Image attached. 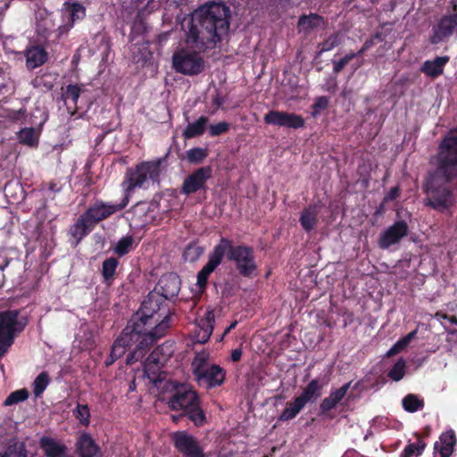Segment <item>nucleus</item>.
Instances as JSON below:
<instances>
[{
  "instance_id": "nucleus-45",
  "label": "nucleus",
  "mask_w": 457,
  "mask_h": 457,
  "mask_svg": "<svg viewBox=\"0 0 457 457\" xmlns=\"http://www.w3.org/2000/svg\"><path fill=\"white\" fill-rule=\"evenodd\" d=\"M303 124L304 120L302 116L295 113L285 112L283 127L298 129L303 127Z\"/></svg>"
},
{
  "instance_id": "nucleus-43",
  "label": "nucleus",
  "mask_w": 457,
  "mask_h": 457,
  "mask_svg": "<svg viewBox=\"0 0 457 457\" xmlns=\"http://www.w3.org/2000/svg\"><path fill=\"white\" fill-rule=\"evenodd\" d=\"M40 135V129L25 128L19 132V143H36Z\"/></svg>"
},
{
  "instance_id": "nucleus-50",
  "label": "nucleus",
  "mask_w": 457,
  "mask_h": 457,
  "mask_svg": "<svg viewBox=\"0 0 457 457\" xmlns=\"http://www.w3.org/2000/svg\"><path fill=\"white\" fill-rule=\"evenodd\" d=\"M80 93L81 88L78 85H69L66 87V90L62 95V97L64 98V100L71 99L74 106L76 107Z\"/></svg>"
},
{
  "instance_id": "nucleus-14",
  "label": "nucleus",
  "mask_w": 457,
  "mask_h": 457,
  "mask_svg": "<svg viewBox=\"0 0 457 457\" xmlns=\"http://www.w3.org/2000/svg\"><path fill=\"white\" fill-rule=\"evenodd\" d=\"M226 370L217 364H212L208 369L203 370L195 377V380L200 386L206 389H212L223 385L226 379Z\"/></svg>"
},
{
  "instance_id": "nucleus-36",
  "label": "nucleus",
  "mask_w": 457,
  "mask_h": 457,
  "mask_svg": "<svg viewBox=\"0 0 457 457\" xmlns=\"http://www.w3.org/2000/svg\"><path fill=\"white\" fill-rule=\"evenodd\" d=\"M119 262L114 257H109L103 262L102 276L104 282L110 284L114 277Z\"/></svg>"
},
{
  "instance_id": "nucleus-9",
  "label": "nucleus",
  "mask_w": 457,
  "mask_h": 457,
  "mask_svg": "<svg viewBox=\"0 0 457 457\" xmlns=\"http://www.w3.org/2000/svg\"><path fill=\"white\" fill-rule=\"evenodd\" d=\"M172 63L177 72L185 75L198 74L204 67V60L197 53L184 49L173 54Z\"/></svg>"
},
{
  "instance_id": "nucleus-54",
  "label": "nucleus",
  "mask_w": 457,
  "mask_h": 457,
  "mask_svg": "<svg viewBox=\"0 0 457 457\" xmlns=\"http://www.w3.org/2000/svg\"><path fill=\"white\" fill-rule=\"evenodd\" d=\"M400 196V188L399 187H392L389 192L385 195L383 202L387 203L389 201L395 200Z\"/></svg>"
},
{
  "instance_id": "nucleus-38",
  "label": "nucleus",
  "mask_w": 457,
  "mask_h": 457,
  "mask_svg": "<svg viewBox=\"0 0 457 457\" xmlns=\"http://www.w3.org/2000/svg\"><path fill=\"white\" fill-rule=\"evenodd\" d=\"M209 154L207 148L193 147L186 152V159L190 164L202 163Z\"/></svg>"
},
{
  "instance_id": "nucleus-23",
  "label": "nucleus",
  "mask_w": 457,
  "mask_h": 457,
  "mask_svg": "<svg viewBox=\"0 0 457 457\" xmlns=\"http://www.w3.org/2000/svg\"><path fill=\"white\" fill-rule=\"evenodd\" d=\"M94 228L87 218L81 214L69 230L73 239L71 245L77 246Z\"/></svg>"
},
{
  "instance_id": "nucleus-4",
  "label": "nucleus",
  "mask_w": 457,
  "mask_h": 457,
  "mask_svg": "<svg viewBox=\"0 0 457 457\" xmlns=\"http://www.w3.org/2000/svg\"><path fill=\"white\" fill-rule=\"evenodd\" d=\"M170 324V316L166 315L159 323H154L137 312L128 321L122 333L136 344L135 348L127 356V363L132 364L142 359L150 347L167 333Z\"/></svg>"
},
{
  "instance_id": "nucleus-17",
  "label": "nucleus",
  "mask_w": 457,
  "mask_h": 457,
  "mask_svg": "<svg viewBox=\"0 0 457 457\" xmlns=\"http://www.w3.org/2000/svg\"><path fill=\"white\" fill-rule=\"evenodd\" d=\"M76 449L79 457H102L99 445L96 443L90 434L83 432L78 437Z\"/></svg>"
},
{
  "instance_id": "nucleus-33",
  "label": "nucleus",
  "mask_w": 457,
  "mask_h": 457,
  "mask_svg": "<svg viewBox=\"0 0 457 457\" xmlns=\"http://www.w3.org/2000/svg\"><path fill=\"white\" fill-rule=\"evenodd\" d=\"M305 405L295 397L293 402L287 403L286 407L279 416V420L288 421L296 417Z\"/></svg>"
},
{
  "instance_id": "nucleus-15",
  "label": "nucleus",
  "mask_w": 457,
  "mask_h": 457,
  "mask_svg": "<svg viewBox=\"0 0 457 457\" xmlns=\"http://www.w3.org/2000/svg\"><path fill=\"white\" fill-rule=\"evenodd\" d=\"M181 287L179 276L174 272L162 275L153 292L158 294L164 300H171L176 297Z\"/></svg>"
},
{
  "instance_id": "nucleus-24",
  "label": "nucleus",
  "mask_w": 457,
  "mask_h": 457,
  "mask_svg": "<svg viewBox=\"0 0 457 457\" xmlns=\"http://www.w3.org/2000/svg\"><path fill=\"white\" fill-rule=\"evenodd\" d=\"M324 384L319 378L312 379L303 388L297 398L306 405L309 402H315L320 395Z\"/></svg>"
},
{
  "instance_id": "nucleus-35",
  "label": "nucleus",
  "mask_w": 457,
  "mask_h": 457,
  "mask_svg": "<svg viewBox=\"0 0 457 457\" xmlns=\"http://www.w3.org/2000/svg\"><path fill=\"white\" fill-rule=\"evenodd\" d=\"M209 353L205 352L197 353L191 363L192 373L194 378L200 374L205 369H208L212 364L208 362Z\"/></svg>"
},
{
  "instance_id": "nucleus-44",
  "label": "nucleus",
  "mask_w": 457,
  "mask_h": 457,
  "mask_svg": "<svg viewBox=\"0 0 457 457\" xmlns=\"http://www.w3.org/2000/svg\"><path fill=\"white\" fill-rule=\"evenodd\" d=\"M0 457H28V452L25 445H10L4 453H0Z\"/></svg>"
},
{
  "instance_id": "nucleus-21",
  "label": "nucleus",
  "mask_w": 457,
  "mask_h": 457,
  "mask_svg": "<svg viewBox=\"0 0 457 457\" xmlns=\"http://www.w3.org/2000/svg\"><path fill=\"white\" fill-rule=\"evenodd\" d=\"M457 443L455 433L453 429L442 433L439 440L434 445L435 453H438L440 457H451Z\"/></svg>"
},
{
  "instance_id": "nucleus-64",
  "label": "nucleus",
  "mask_w": 457,
  "mask_h": 457,
  "mask_svg": "<svg viewBox=\"0 0 457 457\" xmlns=\"http://www.w3.org/2000/svg\"><path fill=\"white\" fill-rule=\"evenodd\" d=\"M10 187H11V185H10V184H7V185L4 187V192H5V194H6V195H7V192H8V190H9Z\"/></svg>"
},
{
  "instance_id": "nucleus-37",
  "label": "nucleus",
  "mask_w": 457,
  "mask_h": 457,
  "mask_svg": "<svg viewBox=\"0 0 457 457\" xmlns=\"http://www.w3.org/2000/svg\"><path fill=\"white\" fill-rule=\"evenodd\" d=\"M204 247L198 242H191L184 249L183 258L186 262H195L204 253Z\"/></svg>"
},
{
  "instance_id": "nucleus-6",
  "label": "nucleus",
  "mask_w": 457,
  "mask_h": 457,
  "mask_svg": "<svg viewBox=\"0 0 457 457\" xmlns=\"http://www.w3.org/2000/svg\"><path fill=\"white\" fill-rule=\"evenodd\" d=\"M452 183L428 173L424 185V192L427 195L426 205L438 212L452 207L455 203L453 191L450 187Z\"/></svg>"
},
{
  "instance_id": "nucleus-53",
  "label": "nucleus",
  "mask_w": 457,
  "mask_h": 457,
  "mask_svg": "<svg viewBox=\"0 0 457 457\" xmlns=\"http://www.w3.org/2000/svg\"><path fill=\"white\" fill-rule=\"evenodd\" d=\"M328 104V101L327 97H325V96L319 97L316 100L315 104H313L314 114L319 112L321 110L326 109Z\"/></svg>"
},
{
  "instance_id": "nucleus-20",
  "label": "nucleus",
  "mask_w": 457,
  "mask_h": 457,
  "mask_svg": "<svg viewBox=\"0 0 457 457\" xmlns=\"http://www.w3.org/2000/svg\"><path fill=\"white\" fill-rule=\"evenodd\" d=\"M215 322V314L213 310H208L204 316L198 320V331L195 335L196 341L200 344H205L212 334Z\"/></svg>"
},
{
  "instance_id": "nucleus-2",
  "label": "nucleus",
  "mask_w": 457,
  "mask_h": 457,
  "mask_svg": "<svg viewBox=\"0 0 457 457\" xmlns=\"http://www.w3.org/2000/svg\"><path fill=\"white\" fill-rule=\"evenodd\" d=\"M161 164L162 160L158 159L143 162L134 168L127 169L121 184L124 190V196L121 202L119 204H109L102 200H96L82 214L96 228L99 222L123 210L129 204L130 196L136 188L145 187L148 180L159 181Z\"/></svg>"
},
{
  "instance_id": "nucleus-52",
  "label": "nucleus",
  "mask_w": 457,
  "mask_h": 457,
  "mask_svg": "<svg viewBox=\"0 0 457 457\" xmlns=\"http://www.w3.org/2000/svg\"><path fill=\"white\" fill-rule=\"evenodd\" d=\"M355 56L354 54H346L345 57L340 59L339 61L334 62V71L336 73L340 72L345 66Z\"/></svg>"
},
{
  "instance_id": "nucleus-48",
  "label": "nucleus",
  "mask_w": 457,
  "mask_h": 457,
  "mask_svg": "<svg viewBox=\"0 0 457 457\" xmlns=\"http://www.w3.org/2000/svg\"><path fill=\"white\" fill-rule=\"evenodd\" d=\"M285 118L284 112L270 111L264 116V120L268 124L283 127Z\"/></svg>"
},
{
  "instance_id": "nucleus-22",
  "label": "nucleus",
  "mask_w": 457,
  "mask_h": 457,
  "mask_svg": "<svg viewBox=\"0 0 457 457\" xmlns=\"http://www.w3.org/2000/svg\"><path fill=\"white\" fill-rule=\"evenodd\" d=\"M320 211V205L316 203L309 204L302 211L299 222L305 232L310 233L316 228L319 223Z\"/></svg>"
},
{
  "instance_id": "nucleus-18",
  "label": "nucleus",
  "mask_w": 457,
  "mask_h": 457,
  "mask_svg": "<svg viewBox=\"0 0 457 457\" xmlns=\"http://www.w3.org/2000/svg\"><path fill=\"white\" fill-rule=\"evenodd\" d=\"M351 386V382L344 384L337 389L332 390L328 396L325 397L320 404V415H327L335 409L345 398Z\"/></svg>"
},
{
  "instance_id": "nucleus-30",
  "label": "nucleus",
  "mask_w": 457,
  "mask_h": 457,
  "mask_svg": "<svg viewBox=\"0 0 457 457\" xmlns=\"http://www.w3.org/2000/svg\"><path fill=\"white\" fill-rule=\"evenodd\" d=\"M134 344L131 342L130 337L126 336V333H120V335L114 340L111 352L114 358H121L125 353Z\"/></svg>"
},
{
  "instance_id": "nucleus-16",
  "label": "nucleus",
  "mask_w": 457,
  "mask_h": 457,
  "mask_svg": "<svg viewBox=\"0 0 457 457\" xmlns=\"http://www.w3.org/2000/svg\"><path fill=\"white\" fill-rule=\"evenodd\" d=\"M453 12L444 16L435 29L432 42L439 43L453 34H457V2L452 0Z\"/></svg>"
},
{
  "instance_id": "nucleus-46",
  "label": "nucleus",
  "mask_w": 457,
  "mask_h": 457,
  "mask_svg": "<svg viewBox=\"0 0 457 457\" xmlns=\"http://www.w3.org/2000/svg\"><path fill=\"white\" fill-rule=\"evenodd\" d=\"M230 124L226 121H220L215 124H209L207 127L208 133L212 137L223 135L228 131Z\"/></svg>"
},
{
  "instance_id": "nucleus-34",
  "label": "nucleus",
  "mask_w": 457,
  "mask_h": 457,
  "mask_svg": "<svg viewBox=\"0 0 457 457\" xmlns=\"http://www.w3.org/2000/svg\"><path fill=\"white\" fill-rule=\"evenodd\" d=\"M145 371L147 374L148 378L154 384L162 382L165 378L164 372L160 370L158 361L155 359L152 361L151 356L148 357L147 363L145 365Z\"/></svg>"
},
{
  "instance_id": "nucleus-49",
  "label": "nucleus",
  "mask_w": 457,
  "mask_h": 457,
  "mask_svg": "<svg viewBox=\"0 0 457 457\" xmlns=\"http://www.w3.org/2000/svg\"><path fill=\"white\" fill-rule=\"evenodd\" d=\"M67 12L72 22L78 20H82L85 16V8L78 3H74L69 5L67 7Z\"/></svg>"
},
{
  "instance_id": "nucleus-12",
  "label": "nucleus",
  "mask_w": 457,
  "mask_h": 457,
  "mask_svg": "<svg viewBox=\"0 0 457 457\" xmlns=\"http://www.w3.org/2000/svg\"><path fill=\"white\" fill-rule=\"evenodd\" d=\"M212 168L210 165L196 169L184 179L181 193L189 195L199 190H204L206 183L212 178Z\"/></svg>"
},
{
  "instance_id": "nucleus-39",
  "label": "nucleus",
  "mask_w": 457,
  "mask_h": 457,
  "mask_svg": "<svg viewBox=\"0 0 457 457\" xmlns=\"http://www.w3.org/2000/svg\"><path fill=\"white\" fill-rule=\"evenodd\" d=\"M73 416L79 420L80 424L87 427L90 423V410L87 403H77L76 408L72 411Z\"/></svg>"
},
{
  "instance_id": "nucleus-32",
  "label": "nucleus",
  "mask_w": 457,
  "mask_h": 457,
  "mask_svg": "<svg viewBox=\"0 0 457 457\" xmlns=\"http://www.w3.org/2000/svg\"><path fill=\"white\" fill-rule=\"evenodd\" d=\"M402 406L407 412L413 413L425 406L424 399L415 394H408L402 400Z\"/></svg>"
},
{
  "instance_id": "nucleus-3",
  "label": "nucleus",
  "mask_w": 457,
  "mask_h": 457,
  "mask_svg": "<svg viewBox=\"0 0 457 457\" xmlns=\"http://www.w3.org/2000/svg\"><path fill=\"white\" fill-rule=\"evenodd\" d=\"M224 257L234 262L242 277L253 278L256 275L257 264L253 248L243 244L234 245L232 239L222 237L209 253L206 264L197 273L196 286L201 292L205 291L210 275L221 264Z\"/></svg>"
},
{
  "instance_id": "nucleus-58",
  "label": "nucleus",
  "mask_w": 457,
  "mask_h": 457,
  "mask_svg": "<svg viewBox=\"0 0 457 457\" xmlns=\"http://www.w3.org/2000/svg\"><path fill=\"white\" fill-rule=\"evenodd\" d=\"M342 457H363L361 453H359L354 449H349L347 450Z\"/></svg>"
},
{
  "instance_id": "nucleus-8",
  "label": "nucleus",
  "mask_w": 457,
  "mask_h": 457,
  "mask_svg": "<svg viewBox=\"0 0 457 457\" xmlns=\"http://www.w3.org/2000/svg\"><path fill=\"white\" fill-rule=\"evenodd\" d=\"M430 163L434 167L430 174L443 178L445 182H457V145H438Z\"/></svg>"
},
{
  "instance_id": "nucleus-29",
  "label": "nucleus",
  "mask_w": 457,
  "mask_h": 457,
  "mask_svg": "<svg viewBox=\"0 0 457 457\" xmlns=\"http://www.w3.org/2000/svg\"><path fill=\"white\" fill-rule=\"evenodd\" d=\"M415 436L416 442H409L401 453L400 457H419L423 453L427 444L420 434H415Z\"/></svg>"
},
{
  "instance_id": "nucleus-56",
  "label": "nucleus",
  "mask_w": 457,
  "mask_h": 457,
  "mask_svg": "<svg viewBox=\"0 0 457 457\" xmlns=\"http://www.w3.org/2000/svg\"><path fill=\"white\" fill-rule=\"evenodd\" d=\"M242 354H243V352H242L241 347L233 349L232 352H231V356H230L231 361L233 362L239 361L241 360Z\"/></svg>"
},
{
  "instance_id": "nucleus-26",
  "label": "nucleus",
  "mask_w": 457,
  "mask_h": 457,
  "mask_svg": "<svg viewBox=\"0 0 457 457\" xmlns=\"http://www.w3.org/2000/svg\"><path fill=\"white\" fill-rule=\"evenodd\" d=\"M449 58L447 56L436 57L434 60L426 61L422 67L421 71L426 75L436 78L443 73L444 66L448 62Z\"/></svg>"
},
{
  "instance_id": "nucleus-60",
  "label": "nucleus",
  "mask_w": 457,
  "mask_h": 457,
  "mask_svg": "<svg viewBox=\"0 0 457 457\" xmlns=\"http://www.w3.org/2000/svg\"><path fill=\"white\" fill-rule=\"evenodd\" d=\"M185 418L187 419V415H182V411H179V414L171 415V420L175 423H179V421H181Z\"/></svg>"
},
{
  "instance_id": "nucleus-61",
  "label": "nucleus",
  "mask_w": 457,
  "mask_h": 457,
  "mask_svg": "<svg viewBox=\"0 0 457 457\" xmlns=\"http://www.w3.org/2000/svg\"><path fill=\"white\" fill-rule=\"evenodd\" d=\"M48 189L54 193H57L61 190V187L55 182H49Z\"/></svg>"
},
{
  "instance_id": "nucleus-55",
  "label": "nucleus",
  "mask_w": 457,
  "mask_h": 457,
  "mask_svg": "<svg viewBox=\"0 0 457 457\" xmlns=\"http://www.w3.org/2000/svg\"><path fill=\"white\" fill-rule=\"evenodd\" d=\"M443 143H457V128L449 131Z\"/></svg>"
},
{
  "instance_id": "nucleus-40",
  "label": "nucleus",
  "mask_w": 457,
  "mask_h": 457,
  "mask_svg": "<svg viewBox=\"0 0 457 457\" xmlns=\"http://www.w3.org/2000/svg\"><path fill=\"white\" fill-rule=\"evenodd\" d=\"M50 383V378L46 371L39 373L33 382V393L35 396H40Z\"/></svg>"
},
{
  "instance_id": "nucleus-59",
  "label": "nucleus",
  "mask_w": 457,
  "mask_h": 457,
  "mask_svg": "<svg viewBox=\"0 0 457 457\" xmlns=\"http://www.w3.org/2000/svg\"><path fill=\"white\" fill-rule=\"evenodd\" d=\"M117 360H119V359L118 358H114V356L112 355V352H110V354L107 357V359L105 360L104 364H105L106 367H109V366L112 365Z\"/></svg>"
},
{
  "instance_id": "nucleus-7",
  "label": "nucleus",
  "mask_w": 457,
  "mask_h": 457,
  "mask_svg": "<svg viewBox=\"0 0 457 457\" xmlns=\"http://www.w3.org/2000/svg\"><path fill=\"white\" fill-rule=\"evenodd\" d=\"M19 310L0 312V359L8 352L18 337L28 325L27 318L20 319Z\"/></svg>"
},
{
  "instance_id": "nucleus-27",
  "label": "nucleus",
  "mask_w": 457,
  "mask_h": 457,
  "mask_svg": "<svg viewBox=\"0 0 457 457\" xmlns=\"http://www.w3.org/2000/svg\"><path fill=\"white\" fill-rule=\"evenodd\" d=\"M209 119L206 116L199 117L195 121L190 122L183 130L185 139L198 137L207 130Z\"/></svg>"
},
{
  "instance_id": "nucleus-51",
  "label": "nucleus",
  "mask_w": 457,
  "mask_h": 457,
  "mask_svg": "<svg viewBox=\"0 0 457 457\" xmlns=\"http://www.w3.org/2000/svg\"><path fill=\"white\" fill-rule=\"evenodd\" d=\"M340 44V38L337 34L330 36L326 41L323 42L321 52L330 51Z\"/></svg>"
},
{
  "instance_id": "nucleus-28",
  "label": "nucleus",
  "mask_w": 457,
  "mask_h": 457,
  "mask_svg": "<svg viewBox=\"0 0 457 457\" xmlns=\"http://www.w3.org/2000/svg\"><path fill=\"white\" fill-rule=\"evenodd\" d=\"M137 245L138 242L132 235H127L118 240L113 247V252L117 256L122 257L134 250Z\"/></svg>"
},
{
  "instance_id": "nucleus-5",
  "label": "nucleus",
  "mask_w": 457,
  "mask_h": 457,
  "mask_svg": "<svg viewBox=\"0 0 457 457\" xmlns=\"http://www.w3.org/2000/svg\"><path fill=\"white\" fill-rule=\"evenodd\" d=\"M166 390L170 393L166 404L170 411H182L195 427L207 423L202 400L193 386L187 383L169 382Z\"/></svg>"
},
{
  "instance_id": "nucleus-63",
  "label": "nucleus",
  "mask_w": 457,
  "mask_h": 457,
  "mask_svg": "<svg viewBox=\"0 0 457 457\" xmlns=\"http://www.w3.org/2000/svg\"><path fill=\"white\" fill-rule=\"evenodd\" d=\"M8 264H9V262H5V263H4V265H0V270H4V268H5Z\"/></svg>"
},
{
  "instance_id": "nucleus-19",
  "label": "nucleus",
  "mask_w": 457,
  "mask_h": 457,
  "mask_svg": "<svg viewBox=\"0 0 457 457\" xmlns=\"http://www.w3.org/2000/svg\"><path fill=\"white\" fill-rule=\"evenodd\" d=\"M39 447L46 457H70L68 447L58 440L43 436L39 439Z\"/></svg>"
},
{
  "instance_id": "nucleus-47",
  "label": "nucleus",
  "mask_w": 457,
  "mask_h": 457,
  "mask_svg": "<svg viewBox=\"0 0 457 457\" xmlns=\"http://www.w3.org/2000/svg\"><path fill=\"white\" fill-rule=\"evenodd\" d=\"M416 330L410 332L406 335L403 339L399 340L395 343L393 347L387 352V356L394 355L403 350L405 346L409 345L411 340L415 337Z\"/></svg>"
},
{
  "instance_id": "nucleus-11",
  "label": "nucleus",
  "mask_w": 457,
  "mask_h": 457,
  "mask_svg": "<svg viewBox=\"0 0 457 457\" xmlns=\"http://www.w3.org/2000/svg\"><path fill=\"white\" fill-rule=\"evenodd\" d=\"M165 300L158 295V294L150 292L141 303V307L137 312L145 315V318L149 319L150 321L157 324L166 315L170 316L166 309L162 306Z\"/></svg>"
},
{
  "instance_id": "nucleus-41",
  "label": "nucleus",
  "mask_w": 457,
  "mask_h": 457,
  "mask_svg": "<svg viewBox=\"0 0 457 457\" xmlns=\"http://www.w3.org/2000/svg\"><path fill=\"white\" fill-rule=\"evenodd\" d=\"M406 362L403 358L396 361L387 376L394 381H400L405 375Z\"/></svg>"
},
{
  "instance_id": "nucleus-25",
  "label": "nucleus",
  "mask_w": 457,
  "mask_h": 457,
  "mask_svg": "<svg viewBox=\"0 0 457 457\" xmlns=\"http://www.w3.org/2000/svg\"><path fill=\"white\" fill-rule=\"evenodd\" d=\"M47 54L41 46H32L26 52V63L29 69H35L46 62Z\"/></svg>"
},
{
  "instance_id": "nucleus-42",
  "label": "nucleus",
  "mask_w": 457,
  "mask_h": 457,
  "mask_svg": "<svg viewBox=\"0 0 457 457\" xmlns=\"http://www.w3.org/2000/svg\"><path fill=\"white\" fill-rule=\"evenodd\" d=\"M29 393L26 388L12 392L4 400V406H11L24 402L29 398Z\"/></svg>"
},
{
  "instance_id": "nucleus-62",
  "label": "nucleus",
  "mask_w": 457,
  "mask_h": 457,
  "mask_svg": "<svg viewBox=\"0 0 457 457\" xmlns=\"http://www.w3.org/2000/svg\"><path fill=\"white\" fill-rule=\"evenodd\" d=\"M237 321H234L232 322L226 329L225 331L223 332V335H222V337L224 336H226L231 329L235 328L236 326H237Z\"/></svg>"
},
{
  "instance_id": "nucleus-57",
  "label": "nucleus",
  "mask_w": 457,
  "mask_h": 457,
  "mask_svg": "<svg viewBox=\"0 0 457 457\" xmlns=\"http://www.w3.org/2000/svg\"><path fill=\"white\" fill-rule=\"evenodd\" d=\"M376 39H378V40H381V35L380 34H376L374 36L373 38H371L370 41H367L365 44H364V46L363 48L361 50V53L363 52L364 50L368 49L370 46H372L375 42Z\"/></svg>"
},
{
  "instance_id": "nucleus-31",
  "label": "nucleus",
  "mask_w": 457,
  "mask_h": 457,
  "mask_svg": "<svg viewBox=\"0 0 457 457\" xmlns=\"http://www.w3.org/2000/svg\"><path fill=\"white\" fill-rule=\"evenodd\" d=\"M322 17L318 14L311 13L308 16L304 15L299 19L298 29L300 32L309 33L313 29L322 26Z\"/></svg>"
},
{
  "instance_id": "nucleus-13",
  "label": "nucleus",
  "mask_w": 457,
  "mask_h": 457,
  "mask_svg": "<svg viewBox=\"0 0 457 457\" xmlns=\"http://www.w3.org/2000/svg\"><path fill=\"white\" fill-rule=\"evenodd\" d=\"M408 233L409 226L407 222L403 220H396L380 234L378 245L381 249H388L407 237Z\"/></svg>"
},
{
  "instance_id": "nucleus-1",
  "label": "nucleus",
  "mask_w": 457,
  "mask_h": 457,
  "mask_svg": "<svg viewBox=\"0 0 457 457\" xmlns=\"http://www.w3.org/2000/svg\"><path fill=\"white\" fill-rule=\"evenodd\" d=\"M228 8L221 3H211L195 10L181 22L186 43L195 50L212 49L228 29Z\"/></svg>"
},
{
  "instance_id": "nucleus-10",
  "label": "nucleus",
  "mask_w": 457,
  "mask_h": 457,
  "mask_svg": "<svg viewBox=\"0 0 457 457\" xmlns=\"http://www.w3.org/2000/svg\"><path fill=\"white\" fill-rule=\"evenodd\" d=\"M175 448L184 457H204V450L196 438L187 431H177L172 436Z\"/></svg>"
}]
</instances>
